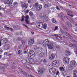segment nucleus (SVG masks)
I'll list each match as a JSON object with an SVG mask.
<instances>
[{
    "mask_svg": "<svg viewBox=\"0 0 77 77\" xmlns=\"http://www.w3.org/2000/svg\"><path fill=\"white\" fill-rule=\"evenodd\" d=\"M63 37L64 38H65V36L64 35H63Z\"/></svg>",
    "mask_w": 77,
    "mask_h": 77,
    "instance_id": "0e129e2a",
    "label": "nucleus"
},
{
    "mask_svg": "<svg viewBox=\"0 0 77 77\" xmlns=\"http://www.w3.org/2000/svg\"><path fill=\"white\" fill-rule=\"evenodd\" d=\"M3 52V51L2 50V49H0V54H2V53Z\"/></svg>",
    "mask_w": 77,
    "mask_h": 77,
    "instance_id": "c03bdc74",
    "label": "nucleus"
},
{
    "mask_svg": "<svg viewBox=\"0 0 77 77\" xmlns=\"http://www.w3.org/2000/svg\"><path fill=\"white\" fill-rule=\"evenodd\" d=\"M49 72L52 75H54L56 74L57 72L56 69L53 68H51L50 69H49Z\"/></svg>",
    "mask_w": 77,
    "mask_h": 77,
    "instance_id": "7ed1b4c3",
    "label": "nucleus"
},
{
    "mask_svg": "<svg viewBox=\"0 0 77 77\" xmlns=\"http://www.w3.org/2000/svg\"><path fill=\"white\" fill-rule=\"evenodd\" d=\"M67 11V15L69 16H71L72 17L74 15H73L72 14V11H71L70 10L67 9L66 10Z\"/></svg>",
    "mask_w": 77,
    "mask_h": 77,
    "instance_id": "6e6552de",
    "label": "nucleus"
},
{
    "mask_svg": "<svg viewBox=\"0 0 77 77\" xmlns=\"http://www.w3.org/2000/svg\"><path fill=\"white\" fill-rule=\"evenodd\" d=\"M37 8L41 9L42 8V6L41 5H39L37 7Z\"/></svg>",
    "mask_w": 77,
    "mask_h": 77,
    "instance_id": "7c9ffc66",
    "label": "nucleus"
},
{
    "mask_svg": "<svg viewBox=\"0 0 77 77\" xmlns=\"http://www.w3.org/2000/svg\"><path fill=\"white\" fill-rule=\"evenodd\" d=\"M50 41H48L47 39L45 40L43 42V46H46L47 45H48L49 44Z\"/></svg>",
    "mask_w": 77,
    "mask_h": 77,
    "instance_id": "f8f14e48",
    "label": "nucleus"
},
{
    "mask_svg": "<svg viewBox=\"0 0 77 77\" xmlns=\"http://www.w3.org/2000/svg\"><path fill=\"white\" fill-rule=\"evenodd\" d=\"M13 28L16 30H18L19 29V27L17 25H15L13 26Z\"/></svg>",
    "mask_w": 77,
    "mask_h": 77,
    "instance_id": "6ab92c4d",
    "label": "nucleus"
},
{
    "mask_svg": "<svg viewBox=\"0 0 77 77\" xmlns=\"http://www.w3.org/2000/svg\"><path fill=\"white\" fill-rule=\"evenodd\" d=\"M21 6L23 8H25L26 9H27L28 7V3L23 2L21 4Z\"/></svg>",
    "mask_w": 77,
    "mask_h": 77,
    "instance_id": "9d476101",
    "label": "nucleus"
},
{
    "mask_svg": "<svg viewBox=\"0 0 77 77\" xmlns=\"http://www.w3.org/2000/svg\"><path fill=\"white\" fill-rule=\"evenodd\" d=\"M65 34L66 35V36L67 37H71V36L70 35V34H69L68 32H65Z\"/></svg>",
    "mask_w": 77,
    "mask_h": 77,
    "instance_id": "412c9836",
    "label": "nucleus"
},
{
    "mask_svg": "<svg viewBox=\"0 0 77 77\" xmlns=\"http://www.w3.org/2000/svg\"><path fill=\"white\" fill-rule=\"evenodd\" d=\"M69 20L70 22H71V23H73V24H74L75 23L74 21L73 20H72V19H69Z\"/></svg>",
    "mask_w": 77,
    "mask_h": 77,
    "instance_id": "bb28decb",
    "label": "nucleus"
},
{
    "mask_svg": "<svg viewBox=\"0 0 77 77\" xmlns=\"http://www.w3.org/2000/svg\"><path fill=\"white\" fill-rule=\"evenodd\" d=\"M75 26H77V23H75Z\"/></svg>",
    "mask_w": 77,
    "mask_h": 77,
    "instance_id": "338daca9",
    "label": "nucleus"
},
{
    "mask_svg": "<svg viewBox=\"0 0 77 77\" xmlns=\"http://www.w3.org/2000/svg\"><path fill=\"white\" fill-rule=\"evenodd\" d=\"M5 29H6L7 30H9V29H11V28L7 27V26H5Z\"/></svg>",
    "mask_w": 77,
    "mask_h": 77,
    "instance_id": "ea45409f",
    "label": "nucleus"
},
{
    "mask_svg": "<svg viewBox=\"0 0 77 77\" xmlns=\"http://www.w3.org/2000/svg\"><path fill=\"white\" fill-rule=\"evenodd\" d=\"M60 70L62 72V74L63 75L64 77L65 76V75H67L66 72L65 71V69H64V67L61 66L59 68Z\"/></svg>",
    "mask_w": 77,
    "mask_h": 77,
    "instance_id": "f03ea898",
    "label": "nucleus"
},
{
    "mask_svg": "<svg viewBox=\"0 0 77 77\" xmlns=\"http://www.w3.org/2000/svg\"><path fill=\"white\" fill-rule=\"evenodd\" d=\"M24 16H23V17H22V19H21V21L23 22L24 21Z\"/></svg>",
    "mask_w": 77,
    "mask_h": 77,
    "instance_id": "a18cd8bd",
    "label": "nucleus"
},
{
    "mask_svg": "<svg viewBox=\"0 0 77 77\" xmlns=\"http://www.w3.org/2000/svg\"><path fill=\"white\" fill-rule=\"evenodd\" d=\"M56 8L58 10H60V8H58V6H56Z\"/></svg>",
    "mask_w": 77,
    "mask_h": 77,
    "instance_id": "4d7b16f0",
    "label": "nucleus"
},
{
    "mask_svg": "<svg viewBox=\"0 0 77 77\" xmlns=\"http://www.w3.org/2000/svg\"><path fill=\"white\" fill-rule=\"evenodd\" d=\"M60 65V63L58 61H54L52 63V65L54 67H57Z\"/></svg>",
    "mask_w": 77,
    "mask_h": 77,
    "instance_id": "20e7f679",
    "label": "nucleus"
},
{
    "mask_svg": "<svg viewBox=\"0 0 77 77\" xmlns=\"http://www.w3.org/2000/svg\"><path fill=\"white\" fill-rule=\"evenodd\" d=\"M30 42L34 44V39L32 38V39H31L30 40V41H29Z\"/></svg>",
    "mask_w": 77,
    "mask_h": 77,
    "instance_id": "c756f323",
    "label": "nucleus"
},
{
    "mask_svg": "<svg viewBox=\"0 0 77 77\" xmlns=\"http://www.w3.org/2000/svg\"><path fill=\"white\" fill-rule=\"evenodd\" d=\"M56 75H58V76L60 77V72L59 71H57V72Z\"/></svg>",
    "mask_w": 77,
    "mask_h": 77,
    "instance_id": "4c0bfd02",
    "label": "nucleus"
},
{
    "mask_svg": "<svg viewBox=\"0 0 77 77\" xmlns=\"http://www.w3.org/2000/svg\"><path fill=\"white\" fill-rule=\"evenodd\" d=\"M58 27L56 26L55 27V29H54V31H55L57 30H58Z\"/></svg>",
    "mask_w": 77,
    "mask_h": 77,
    "instance_id": "72a5a7b5",
    "label": "nucleus"
},
{
    "mask_svg": "<svg viewBox=\"0 0 77 77\" xmlns=\"http://www.w3.org/2000/svg\"><path fill=\"white\" fill-rule=\"evenodd\" d=\"M47 47L49 49L51 50L53 48L54 45L52 43H50L49 44L47 45Z\"/></svg>",
    "mask_w": 77,
    "mask_h": 77,
    "instance_id": "1a4fd4ad",
    "label": "nucleus"
},
{
    "mask_svg": "<svg viewBox=\"0 0 77 77\" xmlns=\"http://www.w3.org/2000/svg\"><path fill=\"white\" fill-rule=\"evenodd\" d=\"M67 24L68 25V26H69L70 28H72V25H71V24L69 22H67Z\"/></svg>",
    "mask_w": 77,
    "mask_h": 77,
    "instance_id": "a211bd4d",
    "label": "nucleus"
},
{
    "mask_svg": "<svg viewBox=\"0 0 77 77\" xmlns=\"http://www.w3.org/2000/svg\"><path fill=\"white\" fill-rule=\"evenodd\" d=\"M71 54L70 52H69L68 51H67L66 52L65 55L66 57H69L70 55Z\"/></svg>",
    "mask_w": 77,
    "mask_h": 77,
    "instance_id": "f3484780",
    "label": "nucleus"
},
{
    "mask_svg": "<svg viewBox=\"0 0 77 77\" xmlns=\"http://www.w3.org/2000/svg\"><path fill=\"white\" fill-rule=\"evenodd\" d=\"M25 60L26 62L27 63H29V58H28L27 57L26 58Z\"/></svg>",
    "mask_w": 77,
    "mask_h": 77,
    "instance_id": "473e14b6",
    "label": "nucleus"
},
{
    "mask_svg": "<svg viewBox=\"0 0 77 77\" xmlns=\"http://www.w3.org/2000/svg\"><path fill=\"white\" fill-rule=\"evenodd\" d=\"M17 4V2H15L13 3V5L15 6V5H16Z\"/></svg>",
    "mask_w": 77,
    "mask_h": 77,
    "instance_id": "37998d69",
    "label": "nucleus"
},
{
    "mask_svg": "<svg viewBox=\"0 0 77 77\" xmlns=\"http://www.w3.org/2000/svg\"><path fill=\"white\" fill-rule=\"evenodd\" d=\"M43 62L44 63H47L46 60L45 59H44V60H43Z\"/></svg>",
    "mask_w": 77,
    "mask_h": 77,
    "instance_id": "79ce46f5",
    "label": "nucleus"
},
{
    "mask_svg": "<svg viewBox=\"0 0 77 77\" xmlns=\"http://www.w3.org/2000/svg\"><path fill=\"white\" fill-rule=\"evenodd\" d=\"M42 27H43V29H46V27H47V24L46 23H44V25H43Z\"/></svg>",
    "mask_w": 77,
    "mask_h": 77,
    "instance_id": "a878e982",
    "label": "nucleus"
},
{
    "mask_svg": "<svg viewBox=\"0 0 77 77\" xmlns=\"http://www.w3.org/2000/svg\"><path fill=\"white\" fill-rule=\"evenodd\" d=\"M44 55V54L43 53H42L40 54H39V57H43Z\"/></svg>",
    "mask_w": 77,
    "mask_h": 77,
    "instance_id": "cd10ccee",
    "label": "nucleus"
},
{
    "mask_svg": "<svg viewBox=\"0 0 77 77\" xmlns=\"http://www.w3.org/2000/svg\"><path fill=\"white\" fill-rule=\"evenodd\" d=\"M8 54V52H5V53H4V55H7V54Z\"/></svg>",
    "mask_w": 77,
    "mask_h": 77,
    "instance_id": "864d4df0",
    "label": "nucleus"
},
{
    "mask_svg": "<svg viewBox=\"0 0 77 77\" xmlns=\"http://www.w3.org/2000/svg\"><path fill=\"white\" fill-rule=\"evenodd\" d=\"M24 17L25 19V20H28L29 19V16L28 15H27L26 16H24Z\"/></svg>",
    "mask_w": 77,
    "mask_h": 77,
    "instance_id": "aec40b11",
    "label": "nucleus"
},
{
    "mask_svg": "<svg viewBox=\"0 0 77 77\" xmlns=\"http://www.w3.org/2000/svg\"><path fill=\"white\" fill-rule=\"evenodd\" d=\"M41 9L37 7H36V10L37 11H40Z\"/></svg>",
    "mask_w": 77,
    "mask_h": 77,
    "instance_id": "c9c22d12",
    "label": "nucleus"
},
{
    "mask_svg": "<svg viewBox=\"0 0 77 77\" xmlns=\"http://www.w3.org/2000/svg\"><path fill=\"white\" fill-rule=\"evenodd\" d=\"M31 33L32 34V35H34V32H31Z\"/></svg>",
    "mask_w": 77,
    "mask_h": 77,
    "instance_id": "e2e57ef3",
    "label": "nucleus"
},
{
    "mask_svg": "<svg viewBox=\"0 0 77 77\" xmlns=\"http://www.w3.org/2000/svg\"><path fill=\"white\" fill-rule=\"evenodd\" d=\"M62 26L63 27V28L65 29H66V27L64 24H62Z\"/></svg>",
    "mask_w": 77,
    "mask_h": 77,
    "instance_id": "f704fd0d",
    "label": "nucleus"
},
{
    "mask_svg": "<svg viewBox=\"0 0 77 77\" xmlns=\"http://www.w3.org/2000/svg\"><path fill=\"white\" fill-rule=\"evenodd\" d=\"M8 1V2H7V4H8V5H9L11 4V2L10 1V0H7Z\"/></svg>",
    "mask_w": 77,
    "mask_h": 77,
    "instance_id": "a19ab883",
    "label": "nucleus"
},
{
    "mask_svg": "<svg viewBox=\"0 0 77 77\" xmlns=\"http://www.w3.org/2000/svg\"><path fill=\"white\" fill-rule=\"evenodd\" d=\"M7 42H8V39H7V38L4 39V40L3 41V43L4 44H6L7 43Z\"/></svg>",
    "mask_w": 77,
    "mask_h": 77,
    "instance_id": "5701e85b",
    "label": "nucleus"
},
{
    "mask_svg": "<svg viewBox=\"0 0 77 77\" xmlns=\"http://www.w3.org/2000/svg\"><path fill=\"white\" fill-rule=\"evenodd\" d=\"M25 21L26 22V24H29V22L28 21V20H25Z\"/></svg>",
    "mask_w": 77,
    "mask_h": 77,
    "instance_id": "49530a36",
    "label": "nucleus"
},
{
    "mask_svg": "<svg viewBox=\"0 0 77 77\" xmlns=\"http://www.w3.org/2000/svg\"><path fill=\"white\" fill-rule=\"evenodd\" d=\"M74 75L73 77H77V70H74L73 71Z\"/></svg>",
    "mask_w": 77,
    "mask_h": 77,
    "instance_id": "2eb2a0df",
    "label": "nucleus"
},
{
    "mask_svg": "<svg viewBox=\"0 0 77 77\" xmlns=\"http://www.w3.org/2000/svg\"><path fill=\"white\" fill-rule=\"evenodd\" d=\"M13 54H9L8 55V56H10L12 55Z\"/></svg>",
    "mask_w": 77,
    "mask_h": 77,
    "instance_id": "13d9d810",
    "label": "nucleus"
},
{
    "mask_svg": "<svg viewBox=\"0 0 77 77\" xmlns=\"http://www.w3.org/2000/svg\"><path fill=\"white\" fill-rule=\"evenodd\" d=\"M63 62L64 63L68 64L69 63V60L67 57H64L63 60Z\"/></svg>",
    "mask_w": 77,
    "mask_h": 77,
    "instance_id": "423d86ee",
    "label": "nucleus"
},
{
    "mask_svg": "<svg viewBox=\"0 0 77 77\" xmlns=\"http://www.w3.org/2000/svg\"><path fill=\"white\" fill-rule=\"evenodd\" d=\"M10 8H13V6L12 5H9Z\"/></svg>",
    "mask_w": 77,
    "mask_h": 77,
    "instance_id": "8fccbe9b",
    "label": "nucleus"
},
{
    "mask_svg": "<svg viewBox=\"0 0 77 77\" xmlns=\"http://www.w3.org/2000/svg\"><path fill=\"white\" fill-rule=\"evenodd\" d=\"M38 3H36L35 5L36 6V7H37V6H38Z\"/></svg>",
    "mask_w": 77,
    "mask_h": 77,
    "instance_id": "680f3d73",
    "label": "nucleus"
},
{
    "mask_svg": "<svg viewBox=\"0 0 77 77\" xmlns=\"http://www.w3.org/2000/svg\"><path fill=\"white\" fill-rule=\"evenodd\" d=\"M29 10H27L26 11V13L27 14L29 12Z\"/></svg>",
    "mask_w": 77,
    "mask_h": 77,
    "instance_id": "bf43d9fd",
    "label": "nucleus"
},
{
    "mask_svg": "<svg viewBox=\"0 0 77 77\" xmlns=\"http://www.w3.org/2000/svg\"><path fill=\"white\" fill-rule=\"evenodd\" d=\"M44 3L45 4L44 6L45 8H48V5H49L48 1V0H45Z\"/></svg>",
    "mask_w": 77,
    "mask_h": 77,
    "instance_id": "9b49d317",
    "label": "nucleus"
},
{
    "mask_svg": "<svg viewBox=\"0 0 77 77\" xmlns=\"http://www.w3.org/2000/svg\"><path fill=\"white\" fill-rule=\"evenodd\" d=\"M17 39L18 40V41H21L22 40V38L20 37H18L17 38Z\"/></svg>",
    "mask_w": 77,
    "mask_h": 77,
    "instance_id": "de8ad7c7",
    "label": "nucleus"
},
{
    "mask_svg": "<svg viewBox=\"0 0 77 77\" xmlns=\"http://www.w3.org/2000/svg\"><path fill=\"white\" fill-rule=\"evenodd\" d=\"M40 51L42 53V52L44 51V49L43 48L40 49Z\"/></svg>",
    "mask_w": 77,
    "mask_h": 77,
    "instance_id": "09e8293b",
    "label": "nucleus"
},
{
    "mask_svg": "<svg viewBox=\"0 0 77 77\" xmlns=\"http://www.w3.org/2000/svg\"><path fill=\"white\" fill-rule=\"evenodd\" d=\"M42 52H41L40 51H38V52H37V54H38L39 55V54H40L42 53Z\"/></svg>",
    "mask_w": 77,
    "mask_h": 77,
    "instance_id": "58836bf2",
    "label": "nucleus"
},
{
    "mask_svg": "<svg viewBox=\"0 0 77 77\" xmlns=\"http://www.w3.org/2000/svg\"><path fill=\"white\" fill-rule=\"evenodd\" d=\"M23 53L24 54H26L27 53V51H23Z\"/></svg>",
    "mask_w": 77,
    "mask_h": 77,
    "instance_id": "6e6d98bb",
    "label": "nucleus"
},
{
    "mask_svg": "<svg viewBox=\"0 0 77 77\" xmlns=\"http://www.w3.org/2000/svg\"><path fill=\"white\" fill-rule=\"evenodd\" d=\"M60 8L61 9H63V7L61 6H60Z\"/></svg>",
    "mask_w": 77,
    "mask_h": 77,
    "instance_id": "774afa93",
    "label": "nucleus"
},
{
    "mask_svg": "<svg viewBox=\"0 0 77 77\" xmlns=\"http://www.w3.org/2000/svg\"><path fill=\"white\" fill-rule=\"evenodd\" d=\"M34 51L32 50H31L29 51V55H31L32 54L31 53H33Z\"/></svg>",
    "mask_w": 77,
    "mask_h": 77,
    "instance_id": "c85d7f7f",
    "label": "nucleus"
},
{
    "mask_svg": "<svg viewBox=\"0 0 77 77\" xmlns=\"http://www.w3.org/2000/svg\"><path fill=\"white\" fill-rule=\"evenodd\" d=\"M26 67L28 69H31L32 68V67L31 66L29 65H26Z\"/></svg>",
    "mask_w": 77,
    "mask_h": 77,
    "instance_id": "b1692460",
    "label": "nucleus"
},
{
    "mask_svg": "<svg viewBox=\"0 0 77 77\" xmlns=\"http://www.w3.org/2000/svg\"><path fill=\"white\" fill-rule=\"evenodd\" d=\"M76 63H75V62L74 60L73 61H71V62H70V64L73 67H75L76 66Z\"/></svg>",
    "mask_w": 77,
    "mask_h": 77,
    "instance_id": "ddd939ff",
    "label": "nucleus"
},
{
    "mask_svg": "<svg viewBox=\"0 0 77 77\" xmlns=\"http://www.w3.org/2000/svg\"><path fill=\"white\" fill-rule=\"evenodd\" d=\"M55 56L54 54H51L49 56V59L50 60H53L55 58Z\"/></svg>",
    "mask_w": 77,
    "mask_h": 77,
    "instance_id": "dca6fc26",
    "label": "nucleus"
},
{
    "mask_svg": "<svg viewBox=\"0 0 77 77\" xmlns=\"http://www.w3.org/2000/svg\"><path fill=\"white\" fill-rule=\"evenodd\" d=\"M22 25L23 26H24L26 28H27L28 27V26H27L25 25L24 24L22 23Z\"/></svg>",
    "mask_w": 77,
    "mask_h": 77,
    "instance_id": "3c124183",
    "label": "nucleus"
},
{
    "mask_svg": "<svg viewBox=\"0 0 77 77\" xmlns=\"http://www.w3.org/2000/svg\"><path fill=\"white\" fill-rule=\"evenodd\" d=\"M36 26L39 28L40 26L42 27L43 26V23H42V21H40V22H38V24H36Z\"/></svg>",
    "mask_w": 77,
    "mask_h": 77,
    "instance_id": "0eeeda50",
    "label": "nucleus"
},
{
    "mask_svg": "<svg viewBox=\"0 0 77 77\" xmlns=\"http://www.w3.org/2000/svg\"><path fill=\"white\" fill-rule=\"evenodd\" d=\"M43 21L44 22H46L48 21V17L47 16H46L44 18V20H43Z\"/></svg>",
    "mask_w": 77,
    "mask_h": 77,
    "instance_id": "393cba45",
    "label": "nucleus"
},
{
    "mask_svg": "<svg viewBox=\"0 0 77 77\" xmlns=\"http://www.w3.org/2000/svg\"><path fill=\"white\" fill-rule=\"evenodd\" d=\"M19 69L20 71L21 72H22V74H23L24 75H26L27 77H35V76H33L31 75H29L27 73L25 72L24 71L23 69L20 68Z\"/></svg>",
    "mask_w": 77,
    "mask_h": 77,
    "instance_id": "f257e3e1",
    "label": "nucleus"
},
{
    "mask_svg": "<svg viewBox=\"0 0 77 77\" xmlns=\"http://www.w3.org/2000/svg\"><path fill=\"white\" fill-rule=\"evenodd\" d=\"M28 44L29 46H31L32 45V44H33V43L29 42H28Z\"/></svg>",
    "mask_w": 77,
    "mask_h": 77,
    "instance_id": "e433bc0d",
    "label": "nucleus"
},
{
    "mask_svg": "<svg viewBox=\"0 0 77 77\" xmlns=\"http://www.w3.org/2000/svg\"><path fill=\"white\" fill-rule=\"evenodd\" d=\"M45 70V69L44 68H42L38 70L39 74H42Z\"/></svg>",
    "mask_w": 77,
    "mask_h": 77,
    "instance_id": "39448f33",
    "label": "nucleus"
},
{
    "mask_svg": "<svg viewBox=\"0 0 77 77\" xmlns=\"http://www.w3.org/2000/svg\"><path fill=\"white\" fill-rule=\"evenodd\" d=\"M34 17H33V16H32V19H34Z\"/></svg>",
    "mask_w": 77,
    "mask_h": 77,
    "instance_id": "69168bd1",
    "label": "nucleus"
},
{
    "mask_svg": "<svg viewBox=\"0 0 77 77\" xmlns=\"http://www.w3.org/2000/svg\"><path fill=\"white\" fill-rule=\"evenodd\" d=\"M51 22H52V23H55L56 22V19L54 18H52V19H51Z\"/></svg>",
    "mask_w": 77,
    "mask_h": 77,
    "instance_id": "4be33fe9",
    "label": "nucleus"
},
{
    "mask_svg": "<svg viewBox=\"0 0 77 77\" xmlns=\"http://www.w3.org/2000/svg\"><path fill=\"white\" fill-rule=\"evenodd\" d=\"M20 53H21L20 50L18 51V54L20 55Z\"/></svg>",
    "mask_w": 77,
    "mask_h": 77,
    "instance_id": "603ef678",
    "label": "nucleus"
},
{
    "mask_svg": "<svg viewBox=\"0 0 77 77\" xmlns=\"http://www.w3.org/2000/svg\"><path fill=\"white\" fill-rule=\"evenodd\" d=\"M56 48H60V46L57 45L56 46Z\"/></svg>",
    "mask_w": 77,
    "mask_h": 77,
    "instance_id": "052dcab7",
    "label": "nucleus"
},
{
    "mask_svg": "<svg viewBox=\"0 0 77 77\" xmlns=\"http://www.w3.org/2000/svg\"><path fill=\"white\" fill-rule=\"evenodd\" d=\"M32 56V55H28L29 57V58H30V59H33L32 58H31Z\"/></svg>",
    "mask_w": 77,
    "mask_h": 77,
    "instance_id": "5fc2aeb1",
    "label": "nucleus"
},
{
    "mask_svg": "<svg viewBox=\"0 0 77 77\" xmlns=\"http://www.w3.org/2000/svg\"><path fill=\"white\" fill-rule=\"evenodd\" d=\"M52 35L55 36H57L56 37V39H57V40H59V41H62V38L60 37V36H58V34H52Z\"/></svg>",
    "mask_w": 77,
    "mask_h": 77,
    "instance_id": "4468645a",
    "label": "nucleus"
},
{
    "mask_svg": "<svg viewBox=\"0 0 77 77\" xmlns=\"http://www.w3.org/2000/svg\"><path fill=\"white\" fill-rule=\"evenodd\" d=\"M29 15L30 16H33V13L32 11H30L29 13Z\"/></svg>",
    "mask_w": 77,
    "mask_h": 77,
    "instance_id": "2f4dec72",
    "label": "nucleus"
}]
</instances>
